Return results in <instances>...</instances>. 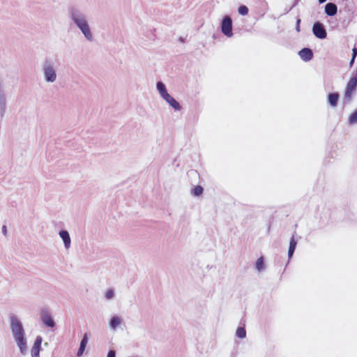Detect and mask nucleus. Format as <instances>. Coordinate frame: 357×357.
<instances>
[{"instance_id": "obj_1", "label": "nucleus", "mask_w": 357, "mask_h": 357, "mask_svg": "<svg viewBox=\"0 0 357 357\" xmlns=\"http://www.w3.org/2000/svg\"><path fill=\"white\" fill-rule=\"evenodd\" d=\"M73 20L77 25V26L82 30L86 38L89 40H91L92 38V35L85 19H84L80 15L73 14Z\"/></svg>"}, {"instance_id": "obj_2", "label": "nucleus", "mask_w": 357, "mask_h": 357, "mask_svg": "<svg viewBox=\"0 0 357 357\" xmlns=\"http://www.w3.org/2000/svg\"><path fill=\"white\" fill-rule=\"evenodd\" d=\"M356 88L357 75L352 77L347 84L344 92V99L347 102H349L351 100L352 96L355 93Z\"/></svg>"}, {"instance_id": "obj_3", "label": "nucleus", "mask_w": 357, "mask_h": 357, "mask_svg": "<svg viewBox=\"0 0 357 357\" xmlns=\"http://www.w3.org/2000/svg\"><path fill=\"white\" fill-rule=\"evenodd\" d=\"M221 31L226 36H232V20L230 17L226 16L223 18L221 24Z\"/></svg>"}, {"instance_id": "obj_4", "label": "nucleus", "mask_w": 357, "mask_h": 357, "mask_svg": "<svg viewBox=\"0 0 357 357\" xmlns=\"http://www.w3.org/2000/svg\"><path fill=\"white\" fill-rule=\"evenodd\" d=\"M11 329L15 337L24 335L22 325L15 317H11Z\"/></svg>"}, {"instance_id": "obj_5", "label": "nucleus", "mask_w": 357, "mask_h": 357, "mask_svg": "<svg viewBox=\"0 0 357 357\" xmlns=\"http://www.w3.org/2000/svg\"><path fill=\"white\" fill-rule=\"evenodd\" d=\"M312 31L314 36L318 38L324 39L326 38V31L324 25L319 22H317L314 24Z\"/></svg>"}, {"instance_id": "obj_6", "label": "nucleus", "mask_w": 357, "mask_h": 357, "mask_svg": "<svg viewBox=\"0 0 357 357\" xmlns=\"http://www.w3.org/2000/svg\"><path fill=\"white\" fill-rule=\"evenodd\" d=\"M42 343V337L38 336L36 337L35 342L31 348L32 357H38Z\"/></svg>"}, {"instance_id": "obj_7", "label": "nucleus", "mask_w": 357, "mask_h": 357, "mask_svg": "<svg viewBox=\"0 0 357 357\" xmlns=\"http://www.w3.org/2000/svg\"><path fill=\"white\" fill-rule=\"evenodd\" d=\"M299 55L301 58L305 61L311 60L313 57V53L312 50L308 48H303L299 52Z\"/></svg>"}, {"instance_id": "obj_8", "label": "nucleus", "mask_w": 357, "mask_h": 357, "mask_svg": "<svg viewBox=\"0 0 357 357\" xmlns=\"http://www.w3.org/2000/svg\"><path fill=\"white\" fill-rule=\"evenodd\" d=\"M45 75L47 81L54 82L56 79V73L53 68L51 66H47L45 68Z\"/></svg>"}, {"instance_id": "obj_9", "label": "nucleus", "mask_w": 357, "mask_h": 357, "mask_svg": "<svg viewBox=\"0 0 357 357\" xmlns=\"http://www.w3.org/2000/svg\"><path fill=\"white\" fill-rule=\"evenodd\" d=\"M163 98L176 110L181 109V106L179 103L169 93L166 94V96H164Z\"/></svg>"}, {"instance_id": "obj_10", "label": "nucleus", "mask_w": 357, "mask_h": 357, "mask_svg": "<svg viewBox=\"0 0 357 357\" xmlns=\"http://www.w3.org/2000/svg\"><path fill=\"white\" fill-rule=\"evenodd\" d=\"M337 6L333 3H328L325 6V12L329 16H333L337 13Z\"/></svg>"}, {"instance_id": "obj_11", "label": "nucleus", "mask_w": 357, "mask_h": 357, "mask_svg": "<svg viewBox=\"0 0 357 357\" xmlns=\"http://www.w3.org/2000/svg\"><path fill=\"white\" fill-rule=\"evenodd\" d=\"M87 343H88V334L85 333L81 342H80V346H79V350L77 352V356L79 357L83 354Z\"/></svg>"}, {"instance_id": "obj_12", "label": "nucleus", "mask_w": 357, "mask_h": 357, "mask_svg": "<svg viewBox=\"0 0 357 357\" xmlns=\"http://www.w3.org/2000/svg\"><path fill=\"white\" fill-rule=\"evenodd\" d=\"M15 338L21 352L23 354L25 351L26 347V343L24 335L15 337Z\"/></svg>"}, {"instance_id": "obj_13", "label": "nucleus", "mask_w": 357, "mask_h": 357, "mask_svg": "<svg viewBox=\"0 0 357 357\" xmlns=\"http://www.w3.org/2000/svg\"><path fill=\"white\" fill-rule=\"evenodd\" d=\"M339 94L337 93H332L328 95V102L332 107L337 106Z\"/></svg>"}, {"instance_id": "obj_14", "label": "nucleus", "mask_w": 357, "mask_h": 357, "mask_svg": "<svg viewBox=\"0 0 357 357\" xmlns=\"http://www.w3.org/2000/svg\"><path fill=\"white\" fill-rule=\"evenodd\" d=\"M59 235H60L61 238L63 239L66 248H68L70 245V236H69L68 231H60Z\"/></svg>"}, {"instance_id": "obj_15", "label": "nucleus", "mask_w": 357, "mask_h": 357, "mask_svg": "<svg viewBox=\"0 0 357 357\" xmlns=\"http://www.w3.org/2000/svg\"><path fill=\"white\" fill-rule=\"evenodd\" d=\"M42 320H43V323L47 326H49V327L54 326V322L50 314H48L47 313L43 314L42 315Z\"/></svg>"}, {"instance_id": "obj_16", "label": "nucleus", "mask_w": 357, "mask_h": 357, "mask_svg": "<svg viewBox=\"0 0 357 357\" xmlns=\"http://www.w3.org/2000/svg\"><path fill=\"white\" fill-rule=\"evenodd\" d=\"M296 241L295 240L294 237L292 236L289 242V248L288 251V255L289 257H291L293 255V253L296 247Z\"/></svg>"}, {"instance_id": "obj_17", "label": "nucleus", "mask_w": 357, "mask_h": 357, "mask_svg": "<svg viewBox=\"0 0 357 357\" xmlns=\"http://www.w3.org/2000/svg\"><path fill=\"white\" fill-rule=\"evenodd\" d=\"M157 89L162 98L168 93L165 84L161 82L157 83Z\"/></svg>"}, {"instance_id": "obj_18", "label": "nucleus", "mask_w": 357, "mask_h": 357, "mask_svg": "<svg viewBox=\"0 0 357 357\" xmlns=\"http://www.w3.org/2000/svg\"><path fill=\"white\" fill-rule=\"evenodd\" d=\"M121 323V319L118 317H113L110 321V326L112 328H115Z\"/></svg>"}, {"instance_id": "obj_19", "label": "nucleus", "mask_w": 357, "mask_h": 357, "mask_svg": "<svg viewBox=\"0 0 357 357\" xmlns=\"http://www.w3.org/2000/svg\"><path fill=\"white\" fill-rule=\"evenodd\" d=\"M236 334L239 338H244L246 336V331L244 328L238 327L236 330Z\"/></svg>"}, {"instance_id": "obj_20", "label": "nucleus", "mask_w": 357, "mask_h": 357, "mask_svg": "<svg viewBox=\"0 0 357 357\" xmlns=\"http://www.w3.org/2000/svg\"><path fill=\"white\" fill-rule=\"evenodd\" d=\"M264 263L262 257H259L256 261V268L258 271H261L264 268Z\"/></svg>"}, {"instance_id": "obj_21", "label": "nucleus", "mask_w": 357, "mask_h": 357, "mask_svg": "<svg viewBox=\"0 0 357 357\" xmlns=\"http://www.w3.org/2000/svg\"><path fill=\"white\" fill-rule=\"evenodd\" d=\"M349 121L351 124L357 123V110L350 114Z\"/></svg>"}, {"instance_id": "obj_22", "label": "nucleus", "mask_w": 357, "mask_h": 357, "mask_svg": "<svg viewBox=\"0 0 357 357\" xmlns=\"http://www.w3.org/2000/svg\"><path fill=\"white\" fill-rule=\"evenodd\" d=\"M203 192V188L200 185H197L193 190V194L195 196H199Z\"/></svg>"}, {"instance_id": "obj_23", "label": "nucleus", "mask_w": 357, "mask_h": 357, "mask_svg": "<svg viewBox=\"0 0 357 357\" xmlns=\"http://www.w3.org/2000/svg\"><path fill=\"white\" fill-rule=\"evenodd\" d=\"M238 13L242 15H246L248 13V8L245 6H241L238 8Z\"/></svg>"}, {"instance_id": "obj_24", "label": "nucleus", "mask_w": 357, "mask_h": 357, "mask_svg": "<svg viewBox=\"0 0 357 357\" xmlns=\"http://www.w3.org/2000/svg\"><path fill=\"white\" fill-rule=\"evenodd\" d=\"M356 55H357V48L356 47H354L352 49V58L351 59V61H350V66H351L354 62V60H355V58L356 57Z\"/></svg>"}, {"instance_id": "obj_25", "label": "nucleus", "mask_w": 357, "mask_h": 357, "mask_svg": "<svg viewBox=\"0 0 357 357\" xmlns=\"http://www.w3.org/2000/svg\"><path fill=\"white\" fill-rule=\"evenodd\" d=\"M105 296L107 299H111L114 296V291L112 289H108L106 291Z\"/></svg>"}, {"instance_id": "obj_26", "label": "nucleus", "mask_w": 357, "mask_h": 357, "mask_svg": "<svg viewBox=\"0 0 357 357\" xmlns=\"http://www.w3.org/2000/svg\"><path fill=\"white\" fill-rule=\"evenodd\" d=\"M107 357H115V351L114 350H110L108 352Z\"/></svg>"}, {"instance_id": "obj_27", "label": "nucleus", "mask_w": 357, "mask_h": 357, "mask_svg": "<svg viewBox=\"0 0 357 357\" xmlns=\"http://www.w3.org/2000/svg\"><path fill=\"white\" fill-rule=\"evenodd\" d=\"M300 23H301V20L298 19L297 22H296V30H297V31H300Z\"/></svg>"}, {"instance_id": "obj_28", "label": "nucleus", "mask_w": 357, "mask_h": 357, "mask_svg": "<svg viewBox=\"0 0 357 357\" xmlns=\"http://www.w3.org/2000/svg\"><path fill=\"white\" fill-rule=\"evenodd\" d=\"M2 231H3V234L6 236V234H7V229H6V226L3 225L2 227Z\"/></svg>"}, {"instance_id": "obj_29", "label": "nucleus", "mask_w": 357, "mask_h": 357, "mask_svg": "<svg viewBox=\"0 0 357 357\" xmlns=\"http://www.w3.org/2000/svg\"><path fill=\"white\" fill-rule=\"evenodd\" d=\"M319 1L320 3H323L325 1H326V0H319Z\"/></svg>"}]
</instances>
